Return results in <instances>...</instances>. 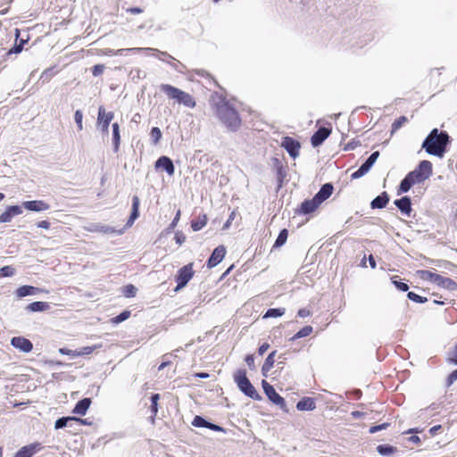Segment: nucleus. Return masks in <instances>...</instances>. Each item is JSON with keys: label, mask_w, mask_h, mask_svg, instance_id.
I'll return each mask as SVG.
<instances>
[{"label": "nucleus", "mask_w": 457, "mask_h": 457, "mask_svg": "<svg viewBox=\"0 0 457 457\" xmlns=\"http://www.w3.org/2000/svg\"><path fill=\"white\" fill-rule=\"evenodd\" d=\"M262 386L269 401H270L273 404L278 406L281 411L287 413L288 409L287 406L286 400L278 393L276 392L273 386H271L269 382L263 379L262 381Z\"/></svg>", "instance_id": "nucleus-7"}, {"label": "nucleus", "mask_w": 457, "mask_h": 457, "mask_svg": "<svg viewBox=\"0 0 457 457\" xmlns=\"http://www.w3.org/2000/svg\"><path fill=\"white\" fill-rule=\"evenodd\" d=\"M101 346H102V345H90V346L80 347V348L77 349L78 354H79V356L91 354L96 349H98Z\"/></svg>", "instance_id": "nucleus-45"}, {"label": "nucleus", "mask_w": 457, "mask_h": 457, "mask_svg": "<svg viewBox=\"0 0 457 457\" xmlns=\"http://www.w3.org/2000/svg\"><path fill=\"white\" fill-rule=\"evenodd\" d=\"M334 186L332 183L328 182L323 184L320 190L314 195L315 201H318L320 204H321L324 201L328 199L330 195L333 194Z\"/></svg>", "instance_id": "nucleus-17"}, {"label": "nucleus", "mask_w": 457, "mask_h": 457, "mask_svg": "<svg viewBox=\"0 0 457 457\" xmlns=\"http://www.w3.org/2000/svg\"><path fill=\"white\" fill-rule=\"evenodd\" d=\"M50 309V303L47 302L36 301L29 303L25 310L29 312H42Z\"/></svg>", "instance_id": "nucleus-30"}, {"label": "nucleus", "mask_w": 457, "mask_h": 457, "mask_svg": "<svg viewBox=\"0 0 457 457\" xmlns=\"http://www.w3.org/2000/svg\"><path fill=\"white\" fill-rule=\"evenodd\" d=\"M331 132V127H320L311 137L312 145L313 147L321 145L324 141L330 136Z\"/></svg>", "instance_id": "nucleus-11"}, {"label": "nucleus", "mask_w": 457, "mask_h": 457, "mask_svg": "<svg viewBox=\"0 0 457 457\" xmlns=\"http://www.w3.org/2000/svg\"><path fill=\"white\" fill-rule=\"evenodd\" d=\"M14 217L11 206H8L6 210L0 214V223H7L12 220Z\"/></svg>", "instance_id": "nucleus-52"}, {"label": "nucleus", "mask_w": 457, "mask_h": 457, "mask_svg": "<svg viewBox=\"0 0 457 457\" xmlns=\"http://www.w3.org/2000/svg\"><path fill=\"white\" fill-rule=\"evenodd\" d=\"M91 398L85 397L79 401L77 402L74 408L72 409V413L76 415H86L87 411H88L90 405H91Z\"/></svg>", "instance_id": "nucleus-22"}, {"label": "nucleus", "mask_w": 457, "mask_h": 457, "mask_svg": "<svg viewBox=\"0 0 457 457\" xmlns=\"http://www.w3.org/2000/svg\"><path fill=\"white\" fill-rule=\"evenodd\" d=\"M159 399H160L159 394H152V395L150 396V401H151L150 410H151V412L154 414V416H156V414L158 412Z\"/></svg>", "instance_id": "nucleus-51"}, {"label": "nucleus", "mask_w": 457, "mask_h": 457, "mask_svg": "<svg viewBox=\"0 0 457 457\" xmlns=\"http://www.w3.org/2000/svg\"><path fill=\"white\" fill-rule=\"evenodd\" d=\"M24 446L26 447L31 457L43 449V445L39 442H34Z\"/></svg>", "instance_id": "nucleus-50"}, {"label": "nucleus", "mask_w": 457, "mask_h": 457, "mask_svg": "<svg viewBox=\"0 0 457 457\" xmlns=\"http://www.w3.org/2000/svg\"><path fill=\"white\" fill-rule=\"evenodd\" d=\"M57 73V71L55 67H50L48 69H46L40 75L39 81H41V84H46L48 83L51 79Z\"/></svg>", "instance_id": "nucleus-36"}, {"label": "nucleus", "mask_w": 457, "mask_h": 457, "mask_svg": "<svg viewBox=\"0 0 457 457\" xmlns=\"http://www.w3.org/2000/svg\"><path fill=\"white\" fill-rule=\"evenodd\" d=\"M126 52L145 53L146 54H154V53H157L160 55L168 56L170 58H172L168 53L161 52L155 48H151V47L121 48V49L116 50L115 55H123L124 53H126Z\"/></svg>", "instance_id": "nucleus-14"}, {"label": "nucleus", "mask_w": 457, "mask_h": 457, "mask_svg": "<svg viewBox=\"0 0 457 457\" xmlns=\"http://www.w3.org/2000/svg\"><path fill=\"white\" fill-rule=\"evenodd\" d=\"M139 204H140L139 197L137 195H134L132 197V206H131L130 215L127 220L125 227L121 229L117 230L113 227L107 226V225H102L100 223H90L86 228V229L89 232L101 233V234H104V235L114 234V233L122 234L124 232V230L128 228H130L133 225L134 221L139 217Z\"/></svg>", "instance_id": "nucleus-3"}, {"label": "nucleus", "mask_w": 457, "mask_h": 457, "mask_svg": "<svg viewBox=\"0 0 457 457\" xmlns=\"http://www.w3.org/2000/svg\"><path fill=\"white\" fill-rule=\"evenodd\" d=\"M154 168L155 170L165 171L169 176H172L175 173L174 163L172 160L166 155H162L156 160Z\"/></svg>", "instance_id": "nucleus-12"}, {"label": "nucleus", "mask_w": 457, "mask_h": 457, "mask_svg": "<svg viewBox=\"0 0 457 457\" xmlns=\"http://www.w3.org/2000/svg\"><path fill=\"white\" fill-rule=\"evenodd\" d=\"M195 74L200 77L205 78L208 83H213L215 86L220 87V85L216 81V79L206 71L204 70H196Z\"/></svg>", "instance_id": "nucleus-53"}, {"label": "nucleus", "mask_w": 457, "mask_h": 457, "mask_svg": "<svg viewBox=\"0 0 457 457\" xmlns=\"http://www.w3.org/2000/svg\"><path fill=\"white\" fill-rule=\"evenodd\" d=\"M112 145L113 152L117 153L120 144V125L117 122L112 124Z\"/></svg>", "instance_id": "nucleus-32"}, {"label": "nucleus", "mask_w": 457, "mask_h": 457, "mask_svg": "<svg viewBox=\"0 0 457 457\" xmlns=\"http://www.w3.org/2000/svg\"><path fill=\"white\" fill-rule=\"evenodd\" d=\"M233 378L239 391L245 396L255 401L262 400V395L257 392L250 379L247 378L246 370L245 369L237 370L234 373Z\"/></svg>", "instance_id": "nucleus-4"}, {"label": "nucleus", "mask_w": 457, "mask_h": 457, "mask_svg": "<svg viewBox=\"0 0 457 457\" xmlns=\"http://www.w3.org/2000/svg\"><path fill=\"white\" fill-rule=\"evenodd\" d=\"M414 184L411 181V179L405 176L400 182L398 187H397V195H402L404 193L409 192V190L411 188V187Z\"/></svg>", "instance_id": "nucleus-37"}, {"label": "nucleus", "mask_w": 457, "mask_h": 457, "mask_svg": "<svg viewBox=\"0 0 457 457\" xmlns=\"http://www.w3.org/2000/svg\"><path fill=\"white\" fill-rule=\"evenodd\" d=\"M207 216L206 214L200 215L196 220L191 221V228L193 231L201 230L207 223Z\"/></svg>", "instance_id": "nucleus-38"}, {"label": "nucleus", "mask_w": 457, "mask_h": 457, "mask_svg": "<svg viewBox=\"0 0 457 457\" xmlns=\"http://www.w3.org/2000/svg\"><path fill=\"white\" fill-rule=\"evenodd\" d=\"M114 118L113 112H106L103 105L98 107L96 124H109Z\"/></svg>", "instance_id": "nucleus-29"}, {"label": "nucleus", "mask_w": 457, "mask_h": 457, "mask_svg": "<svg viewBox=\"0 0 457 457\" xmlns=\"http://www.w3.org/2000/svg\"><path fill=\"white\" fill-rule=\"evenodd\" d=\"M15 274V269L12 266L6 265L0 268L1 278H10Z\"/></svg>", "instance_id": "nucleus-54"}, {"label": "nucleus", "mask_w": 457, "mask_h": 457, "mask_svg": "<svg viewBox=\"0 0 457 457\" xmlns=\"http://www.w3.org/2000/svg\"><path fill=\"white\" fill-rule=\"evenodd\" d=\"M406 176L411 179V181L413 184L422 183L426 180L420 174L416 172L415 170L410 171Z\"/></svg>", "instance_id": "nucleus-55"}, {"label": "nucleus", "mask_w": 457, "mask_h": 457, "mask_svg": "<svg viewBox=\"0 0 457 457\" xmlns=\"http://www.w3.org/2000/svg\"><path fill=\"white\" fill-rule=\"evenodd\" d=\"M281 146L287 151L291 158L295 159L298 157L301 148V144L298 140L289 136H286L282 138Z\"/></svg>", "instance_id": "nucleus-8"}, {"label": "nucleus", "mask_w": 457, "mask_h": 457, "mask_svg": "<svg viewBox=\"0 0 457 457\" xmlns=\"http://www.w3.org/2000/svg\"><path fill=\"white\" fill-rule=\"evenodd\" d=\"M318 203V201H315L314 196L312 199H305L296 209L295 213L303 215L311 214L314 212L320 205Z\"/></svg>", "instance_id": "nucleus-16"}, {"label": "nucleus", "mask_w": 457, "mask_h": 457, "mask_svg": "<svg viewBox=\"0 0 457 457\" xmlns=\"http://www.w3.org/2000/svg\"><path fill=\"white\" fill-rule=\"evenodd\" d=\"M390 426V423L385 422L378 425L371 426L369 429V433L375 434L378 431H381L383 429H386Z\"/></svg>", "instance_id": "nucleus-58"}, {"label": "nucleus", "mask_w": 457, "mask_h": 457, "mask_svg": "<svg viewBox=\"0 0 457 457\" xmlns=\"http://www.w3.org/2000/svg\"><path fill=\"white\" fill-rule=\"evenodd\" d=\"M389 201V195L387 194L386 191H383L370 202V208L383 209L388 204Z\"/></svg>", "instance_id": "nucleus-23"}, {"label": "nucleus", "mask_w": 457, "mask_h": 457, "mask_svg": "<svg viewBox=\"0 0 457 457\" xmlns=\"http://www.w3.org/2000/svg\"><path fill=\"white\" fill-rule=\"evenodd\" d=\"M58 352L62 355H69L71 357H79L78 350H71L66 347L59 348Z\"/></svg>", "instance_id": "nucleus-61"}, {"label": "nucleus", "mask_w": 457, "mask_h": 457, "mask_svg": "<svg viewBox=\"0 0 457 457\" xmlns=\"http://www.w3.org/2000/svg\"><path fill=\"white\" fill-rule=\"evenodd\" d=\"M359 145H361V142L357 139H352L351 141H349L345 146H344V151H352V150H354L356 147H358Z\"/></svg>", "instance_id": "nucleus-62"}, {"label": "nucleus", "mask_w": 457, "mask_h": 457, "mask_svg": "<svg viewBox=\"0 0 457 457\" xmlns=\"http://www.w3.org/2000/svg\"><path fill=\"white\" fill-rule=\"evenodd\" d=\"M407 298L410 300V301H412L414 303H425L428 302V298L425 297V296H421L412 291H410L407 293Z\"/></svg>", "instance_id": "nucleus-47"}, {"label": "nucleus", "mask_w": 457, "mask_h": 457, "mask_svg": "<svg viewBox=\"0 0 457 457\" xmlns=\"http://www.w3.org/2000/svg\"><path fill=\"white\" fill-rule=\"evenodd\" d=\"M180 219V211L179 210L175 215V217L173 218V220H171V222L169 224V226L167 227L166 228V232L167 233H170L174 228L175 227L177 226L179 220Z\"/></svg>", "instance_id": "nucleus-59"}, {"label": "nucleus", "mask_w": 457, "mask_h": 457, "mask_svg": "<svg viewBox=\"0 0 457 457\" xmlns=\"http://www.w3.org/2000/svg\"><path fill=\"white\" fill-rule=\"evenodd\" d=\"M104 69H105V66L104 64H96L91 69L92 74L95 77H97L104 72Z\"/></svg>", "instance_id": "nucleus-63"}, {"label": "nucleus", "mask_w": 457, "mask_h": 457, "mask_svg": "<svg viewBox=\"0 0 457 457\" xmlns=\"http://www.w3.org/2000/svg\"><path fill=\"white\" fill-rule=\"evenodd\" d=\"M276 353L277 351H272L270 353L262 366V375L265 378L268 377L269 371L274 365Z\"/></svg>", "instance_id": "nucleus-31"}, {"label": "nucleus", "mask_w": 457, "mask_h": 457, "mask_svg": "<svg viewBox=\"0 0 457 457\" xmlns=\"http://www.w3.org/2000/svg\"><path fill=\"white\" fill-rule=\"evenodd\" d=\"M446 361L453 365H457V344L453 346L452 351L448 353Z\"/></svg>", "instance_id": "nucleus-56"}, {"label": "nucleus", "mask_w": 457, "mask_h": 457, "mask_svg": "<svg viewBox=\"0 0 457 457\" xmlns=\"http://www.w3.org/2000/svg\"><path fill=\"white\" fill-rule=\"evenodd\" d=\"M137 292V288L132 284L126 285L122 289V293L127 298L135 297Z\"/></svg>", "instance_id": "nucleus-48"}, {"label": "nucleus", "mask_w": 457, "mask_h": 457, "mask_svg": "<svg viewBox=\"0 0 457 457\" xmlns=\"http://www.w3.org/2000/svg\"><path fill=\"white\" fill-rule=\"evenodd\" d=\"M416 275L423 280L429 281L433 284H436V281L437 279V277L439 274L432 272L428 270H418L416 271Z\"/></svg>", "instance_id": "nucleus-33"}, {"label": "nucleus", "mask_w": 457, "mask_h": 457, "mask_svg": "<svg viewBox=\"0 0 457 457\" xmlns=\"http://www.w3.org/2000/svg\"><path fill=\"white\" fill-rule=\"evenodd\" d=\"M20 35H21V31L19 29H15V42H14V45L6 52V55H11V54H20L25 44H27V42L29 41V36H27V38H20Z\"/></svg>", "instance_id": "nucleus-19"}, {"label": "nucleus", "mask_w": 457, "mask_h": 457, "mask_svg": "<svg viewBox=\"0 0 457 457\" xmlns=\"http://www.w3.org/2000/svg\"><path fill=\"white\" fill-rule=\"evenodd\" d=\"M10 344L13 348L23 353H29L33 350L32 342L22 336L12 337Z\"/></svg>", "instance_id": "nucleus-9"}, {"label": "nucleus", "mask_w": 457, "mask_h": 457, "mask_svg": "<svg viewBox=\"0 0 457 457\" xmlns=\"http://www.w3.org/2000/svg\"><path fill=\"white\" fill-rule=\"evenodd\" d=\"M395 207L401 212L403 215L410 217L412 212L411 199L408 195L402 196L401 198L394 201Z\"/></svg>", "instance_id": "nucleus-15"}, {"label": "nucleus", "mask_w": 457, "mask_h": 457, "mask_svg": "<svg viewBox=\"0 0 457 457\" xmlns=\"http://www.w3.org/2000/svg\"><path fill=\"white\" fill-rule=\"evenodd\" d=\"M74 120H75L78 130H79V131L82 130L83 129V123H82L83 113H82L81 110H77L75 112Z\"/></svg>", "instance_id": "nucleus-57"}, {"label": "nucleus", "mask_w": 457, "mask_h": 457, "mask_svg": "<svg viewBox=\"0 0 457 457\" xmlns=\"http://www.w3.org/2000/svg\"><path fill=\"white\" fill-rule=\"evenodd\" d=\"M130 315H131V312L130 311L124 310L123 312H121L117 316L112 318L111 319V322L113 325L120 324V323L125 321L126 320H128L130 317Z\"/></svg>", "instance_id": "nucleus-43"}, {"label": "nucleus", "mask_w": 457, "mask_h": 457, "mask_svg": "<svg viewBox=\"0 0 457 457\" xmlns=\"http://www.w3.org/2000/svg\"><path fill=\"white\" fill-rule=\"evenodd\" d=\"M451 137L445 130L433 129L422 142L421 148L425 152L436 157L442 159L447 152V147L451 144Z\"/></svg>", "instance_id": "nucleus-2"}, {"label": "nucleus", "mask_w": 457, "mask_h": 457, "mask_svg": "<svg viewBox=\"0 0 457 457\" xmlns=\"http://www.w3.org/2000/svg\"><path fill=\"white\" fill-rule=\"evenodd\" d=\"M14 457H31L25 446L20 448Z\"/></svg>", "instance_id": "nucleus-64"}, {"label": "nucleus", "mask_w": 457, "mask_h": 457, "mask_svg": "<svg viewBox=\"0 0 457 457\" xmlns=\"http://www.w3.org/2000/svg\"><path fill=\"white\" fill-rule=\"evenodd\" d=\"M74 416H63L58 418L54 422V429H62L70 425L71 422H74Z\"/></svg>", "instance_id": "nucleus-35"}, {"label": "nucleus", "mask_w": 457, "mask_h": 457, "mask_svg": "<svg viewBox=\"0 0 457 457\" xmlns=\"http://www.w3.org/2000/svg\"><path fill=\"white\" fill-rule=\"evenodd\" d=\"M435 285L450 292L457 290V283L453 279L448 277H443L440 274L438 275Z\"/></svg>", "instance_id": "nucleus-21"}, {"label": "nucleus", "mask_w": 457, "mask_h": 457, "mask_svg": "<svg viewBox=\"0 0 457 457\" xmlns=\"http://www.w3.org/2000/svg\"><path fill=\"white\" fill-rule=\"evenodd\" d=\"M274 166L277 171L278 179L282 182L287 176L286 170L282 162L278 158H273Z\"/></svg>", "instance_id": "nucleus-41"}, {"label": "nucleus", "mask_w": 457, "mask_h": 457, "mask_svg": "<svg viewBox=\"0 0 457 457\" xmlns=\"http://www.w3.org/2000/svg\"><path fill=\"white\" fill-rule=\"evenodd\" d=\"M378 453L381 456H391L397 452V448L391 445H378L376 448Z\"/></svg>", "instance_id": "nucleus-34"}, {"label": "nucleus", "mask_w": 457, "mask_h": 457, "mask_svg": "<svg viewBox=\"0 0 457 457\" xmlns=\"http://www.w3.org/2000/svg\"><path fill=\"white\" fill-rule=\"evenodd\" d=\"M151 141L154 145H157L162 138V131L158 127H153L150 131Z\"/></svg>", "instance_id": "nucleus-46"}, {"label": "nucleus", "mask_w": 457, "mask_h": 457, "mask_svg": "<svg viewBox=\"0 0 457 457\" xmlns=\"http://www.w3.org/2000/svg\"><path fill=\"white\" fill-rule=\"evenodd\" d=\"M285 308H270L265 312L263 318H278L284 315Z\"/></svg>", "instance_id": "nucleus-44"}, {"label": "nucleus", "mask_w": 457, "mask_h": 457, "mask_svg": "<svg viewBox=\"0 0 457 457\" xmlns=\"http://www.w3.org/2000/svg\"><path fill=\"white\" fill-rule=\"evenodd\" d=\"M313 331V328L310 325L304 326L299 331H297L292 337H290V341H295L299 338L305 337L312 334Z\"/></svg>", "instance_id": "nucleus-39"}, {"label": "nucleus", "mask_w": 457, "mask_h": 457, "mask_svg": "<svg viewBox=\"0 0 457 457\" xmlns=\"http://www.w3.org/2000/svg\"><path fill=\"white\" fill-rule=\"evenodd\" d=\"M374 164V162L367 158L364 162L358 168V170L351 174V179H358L362 178L370 170Z\"/></svg>", "instance_id": "nucleus-26"}, {"label": "nucleus", "mask_w": 457, "mask_h": 457, "mask_svg": "<svg viewBox=\"0 0 457 457\" xmlns=\"http://www.w3.org/2000/svg\"><path fill=\"white\" fill-rule=\"evenodd\" d=\"M374 164V162L367 158L364 162L358 168V170L351 174V179H358L362 178L370 170Z\"/></svg>", "instance_id": "nucleus-25"}, {"label": "nucleus", "mask_w": 457, "mask_h": 457, "mask_svg": "<svg viewBox=\"0 0 457 457\" xmlns=\"http://www.w3.org/2000/svg\"><path fill=\"white\" fill-rule=\"evenodd\" d=\"M194 263L189 262L183 267L179 268L175 275V282L176 287L174 288V292H179L189 283V281L193 278L195 275V270L193 269Z\"/></svg>", "instance_id": "nucleus-5"}, {"label": "nucleus", "mask_w": 457, "mask_h": 457, "mask_svg": "<svg viewBox=\"0 0 457 457\" xmlns=\"http://www.w3.org/2000/svg\"><path fill=\"white\" fill-rule=\"evenodd\" d=\"M407 120V118L403 115L395 119L391 126V134L397 131Z\"/></svg>", "instance_id": "nucleus-49"}, {"label": "nucleus", "mask_w": 457, "mask_h": 457, "mask_svg": "<svg viewBox=\"0 0 457 457\" xmlns=\"http://www.w3.org/2000/svg\"><path fill=\"white\" fill-rule=\"evenodd\" d=\"M392 284L401 292H409V286L407 283L403 282L398 276L391 277Z\"/></svg>", "instance_id": "nucleus-42"}, {"label": "nucleus", "mask_w": 457, "mask_h": 457, "mask_svg": "<svg viewBox=\"0 0 457 457\" xmlns=\"http://www.w3.org/2000/svg\"><path fill=\"white\" fill-rule=\"evenodd\" d=\"M226 255V247L223 245H218L212 252L211 255L207 259L206 266L209 269L216 267L220 264Z\"/></svg>", "instance_id": "nucleus-10"}, {"label": "nucleus", "mask_w": 457, "mask_h": 457, "mask_svg": "<svg viewBox=\"0 0 457 457\" xmlns=\"http://www.w3.org/2000/svg\"><path fill=\"white\" fill-rule=\"evenodd\" d=\"M288 237V230L287 228H283L279 231L277 239L273 245V248H279L284 245L287 242Z\"/></svg>", "instance_id": "nucleus-40"}, {"label": "nucleus", "mask_w": 457, "mask_h": 457, "mask_svg": "<svg viewBox=\"0 0 457 457\" xmlns=\"http://www.w3.org/2000/svg\"><path fill=\"white\" fill-rule=\"evenodd\" d=\"M191 424L195 428H204L215 432H224V428L222 427L207 420L200 415H196Z\"/></svg>", "instance_id": "nucleus-13"}, {"label": "nucleus", "mask_w": 457, "mask_h": 457, "mask_svg": "<svg viewBox=\"0 0 457 457\" xmlns=\"http://www.w3.org/2000/svg\"><path fill=\"white\" fill-rule=\"evenodd\" d=\"M416 172L420 174L426 180L428 179L433 174V166L430 161L423 160L420 162L418 166L414 169Z\"/></svg>", "instance_id": "nucleus-20"}, {"label": "nucleus", "mask_w": 457, "mask_h": 457, "mask_svg": "<svg viewBox=\"0 0 457 457\" xmlns=\"http://www.w3.org/2000/svg\"><path fill=\"white\" fill-rule=\"evenodd\" d=\"M316 408L315 400L312 397L304 396L296 403V409L301 411H310Z\"/></svg>", "instance_id": "nucleus-24"}, {"label": "nucleus", "mask_w": 457, "mask_h": 457, "mask_svg": "<svg viewBox=\"0 0 457 457\" xmlns=\"http://www.w3.org/2000/svg\"><path fill=\"white\" fill-rule=\"evenodd\" d=\"M208 104L214 116L228 131L235 133L240 129L242 126L240 114L225 94L212 92Z\"/></svg>", "instance_id": "nucleus-1"}, {"label": "nucleus", "mask_w": 457, "mask_h": 457, "mask_svg": "<svg viewBox=\"0 0 457 457\" xmlns=\"http://www.w3.org/2000/svg\"><path fill=\"white\" fill-rule=\"evenodd\" d=\"M22 206L31 212H40L47 211L50 205L43 200H31L22 203Z\"/></svg>", "instance_id": "nucleus-18"}, {"label": "nucleus", "mask_w": 457, "mask_h": 457, "mask_svg": "<svg viewBox=\"0 0 457 457\" xmlns=\"http://www.w3.org/2000/svg\"><path fill=\"white\" fill-rule=\"evenodd\" d=\"M41 291L42 290L39 287L30 285H23L16 289L15 294L19 298H22L29 295H35Z\"/></svg>", "instance_id": "nucleus-28"}, {"label": "nucleus", "mask_w": 457, "mask_h": 457, "mask_svg": "<svg viewBox=\"0 0 457 457\" xmlns=\"http://www.w3.org/2000/svg\"><path fill=\"white\" fill-rule=\"evenodd\" d=\"M162 89L170 98L176 100L178 104L189 108L195 106V99L179 87H162Z\"/></svg>", "instance_id": "nucleus-6"}, {"label": "nucleus", "mask_w": 457, "mask_h": 457, "mask_svg": "<svg viewBox=\"0 0 457 457\" xmlns=\"http://www.w3.org/2000/svg\"><path fill=\"white\" fill-rule=\"evenodd\" d=\"M457 380V369L453 370L445 380V386L449 387L451 386L455 381Z\"/></svg>", "instance_id": "nucleus-60"}, {"label": "nucleus", "mask_w": 457, "mask_h": 457, "mask_svg": "<svg viewBox=\"0 0 457 457\" xmlns=\"http://www.w3.org/2000/svg\"><path fill=\"white\" fill-rule=\"evenodd\" d=\"M374 164V162L367 158L364 162L358 168V170L351 174V179H358L362 178L370 170Z\"/></svg>", "instance_id": "nucleus-27"}]
</instances>
